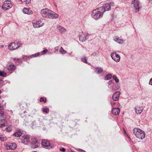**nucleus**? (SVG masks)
Masks as SVG:
<instances>
[{
	"mask_svg": "<svg viewBox=\"0 0 152 152\" xmlns=\"http://www.w3.org/2000/svg\"><path fill=\"white\" fill-rule=\"evenodd\" d=\"M41 13L43 17L50 19H56L58 17L57 14L47 8L42 9L41 11Z\"/></svg>",
	"mask_w": 152,
	"mask_h": 152,
	"instance_id": "1",
	"label": "nucleus"
},
{
	"mask_svg": "<svg viewBox=\"0 0 152 152\" xmlns=\"http://www.w3.org/2000/svg\"><path fill=\"white\" fill-rule=\"evenodd\" d=\"M133 131L134 134L137 138L140 139L145 138V134L144 132L141 129L135 128L133 130Z\"/></svg>",
	"mask_w": 152,
	"mask_h": 152,
	"instance_id": "2",
	"label": "nucleus"
},
{
	"mask_svg": "<svg viewBox=\"0 0 152 152\" xmlns=\"http://www.w3.org/2000/svg\"><path fill=\"white\" fill-rule=\"evenodd\" d=\"M101 12V10H99V9H96L94 10L91 14L92 17L96 20L102 18L103 13Z\"/></svg>",
	"mask_w": 152,
	"mask_h": 152,
	"instance_id": "3",
	"label": "nucleus"
},
{
	"mask_svg": "<svg viewBox=\"0 0 152 152\" xmlns=\"http://www.w3.org/2000/svg\"><path fill=\"white\" fill-rule=\"evenodd\" d=\"M113 3H107L103 5L102 7H100L99 8V10H101L102 12L103 13L106 11H108L111 9V7L113 6Z\"/></svg>",
	"mask_w": 152,
	"mask_h": 152,
	"instance_id": "4",
	"label": "nucleus"
},
{
	"mask_svg": "<svg viewBox=\"0 0 152 152\" xmlns=\"http://www.w3.org/2000/svg\"><path fill=\"white\" fill-rule=\"evenodd\" d=\"M20 45V44L18 42L11 43L9 45L8 48L10 50H13L19 48Z\"/></svg>",
	"mask_w": 152,
	"mask_h": 152,
	"instance_id": "5",
	"label": "nucleus"
},
{
	"mask_svg": "<svg viewBox=\"0 0 152 152\" xmlns=\"http://www.w3.org/2000/svg\"><path fill=\"white\" fill-rule=\"evenodd\" d=\"M12 7L11 2L9 1H6L4 3L2 7V8L4 10H8Z\"/></svg>",
	"mask_w": 152,
	"mask_h": 152,
	"instance_id": "6",
	"label": "nucleus"
},
{
	"mask_svg": "<svg viewBox=\"0 0 152 152\" xmlns=\"http://www.w3.org/2000/svg\"><path fill=\"white\" fill-rule=\"evenodd\" d=\"M132 4L133 5V7L135 8V11L137 12L139 11L140 9L139 2L138 1L134 0L132 1Z\"/></svg>",
	"mask_w": 152,
	"mask_h": 152,
	"instance_id": "7",
	"label": "nucleus"
},
{
	"mask_svg": "<svg viewBox=\"0 0 152 152\" xmlns=\"http://www.w3.org/2000/svg\"><path fill=\"white\" fill-rule=\"evenodd\" d=\"M42 144L44 148L50 149L52 148L49 142L47 140H43L42 141Z\"/></svg>",
	"mask_w": 152,
	"mask_h": 152,
	"instance_id": "8",
	"label": "nucleus"
},
{
	"mask_svg": "<svg viewBox=\"0 0 152 152\" xmlns=\"http://www.w3.org/2000/svg\"><path fill=\"white\" fill-rule=\"evenodd\" d=\"M112 59L116 62H119L120 59V55L116 53H113L111 54Z\"/></svg>",
	"mask_w": 152,
	"mask_h": 152,
	"instance_id": "9",
	"label": "nucleus"
},
{
	"mask_svg": "<svg viewBox=\"0 0 152 152\" xmlns=\"http://www.w3.org/2000/svg\"><path fill=\"white\" fill-rule=\"evenodd\" d=\"M39 145V144L38 141L35 139H34L31 142L30 146L31 148H35L38 147Z\"/></svg>",
	"mask_w": 152,
	"mask_h": 152,
	"instance_id": "10",
	"label": "nucleus"
},
{
	"mask_svg": "<svg viewBox=\"0 0 152 152\" xmlns=\"http://www.w3.org/2000/svg\"><path fill=\"white\" fill-rule=\"evenodd\" d=\"M6 147L8 150H13L16 148L17 145L15 143H10L7 144Z\"/></svg>",
	"mask_w": 152,
	"mask_h": 152,
	"instance_id": "11",
	"label": "nucleus"
},
{
	"mask_svg": "<svg viewBox=\"0 0 152 152\" xmlns=\"http://www.w3.org/2000/svg\"><path fill=\"white\" fill-rule=\"evenodd\" d=\"M41 21L34 20L33 21L32 23L34 27L35 28H39L43 26V23H41Z\"/></svg>",
	"mask_w": 152,
	"mask_h": 152,
	"instance_id": "12",
	"label": "nucleus"
},
{
	"mask_svg": "<svg viewBox=\"0 0 152 152\" xmlns=\"http://www.w3.org/2000/svg\"><path fill=\"white\" fill-rule=\"evenodd\" d=\"M120 93V92L119 91H117L114 93L112 98L114 101H116L118 100Z\"/></svg>",
	"mask_w": 152,
	"mask_h": 152,
	"instance_id": "13",
	"label": "nucleus"
},
{
	"mask_svg": "<svg viewBox=\"0 0 152 152\" xmlns=\"http://www.w3.org/2000/svg\"><path fill=\"white\" fill-rule=\"evenodd\" d=\"M87 35L86 34H82L79 35V38L80 41L84 42L87 40Z\"/></svg>",
	"mask_w": 152,
	"mask_h": 152,
	"instance_id": "14",
	"label": "nucleus"
},
{
	"mask_svg": "<svg viewBox=\"0 0 152 152\" xmlns=\"http://www.w3.org/2000/svg\"><path fill=\"white\" fill-rule=\"evenodd\" d=\"M42 125V122L40 121L39 120L37 121V122H33V125H32V127H33V126H34V125H35V126H34V127H39Z\"/></svg>",
	"mask_w": 152,
	"mask_h": 152,
	"instance_id": "15",
	"label": "nucleus"
},
{
	"mask_svg": "<svg viewBox=\"0 0 152 152\" xmlns=\"http://www.w3.org/2000/svg\"><path fill=\"white\" fill-rule=\"evenodd\" d=\"M15 67V66L13 64L9 63L7 65V68L9 70H14Z\"/></svg>",
	"mask_w": 152,
	"mask_h": 152,
	"instance_id": "16",
	"label": "nucleus"
},
{
	"mask_svg": "<svg viewBox=\"0 0 152 152\" xmlns=\"http://www.w3.org/2000/svg\"><path fill=\"white\" fill-rule=\"evenodd\" d=\"M22 130L21 129H17L16 132L14 133L13 135L18 137H20L22 135Z\"/></svg>",
	"mask_w": 152,
	"mask_h": 152,
	"instance_id": "17",
	"label": "nucleus"
},
{
	"mask_svg": "<svg viewBox=\"0 0 152 152\" xmlns=\"http://www.w3.org/2000/svg\"><path fill=\"white\" fill-rule=\"evenodd\" d=\"M112 112L114 115H118L120 113V109L119 108H114L112 109Z\"/></svg>",
	"mask_w": 152,
	"mask_h": 152,
	"instance_id": "18",
	"label": "nucleus"
},
{
	"mask_svg": "<svg viewBox=\"0 0 152 152\" xmlns=\"http://www.w3.org/2000/svg\"><path fill=\"white\" fill-rule=\"evenodd\" d=\"M23 12L25 14H32L33 12L31 10H29V9L27 8H25L23 9Z\"/></svg>",
	"mask_w": 152,
	"mask_h": 152,
	"instance_id": "19",
	"label": "nucleus"
},
{
	"mask_svg": "<svg viewBox=\"0 0 152 152\" xmlns=\"http://www.w3.org/2000/svg\"><path fill=\"white\" fill-rule=\"evenodd\" d=\"M57 29L61 33H62L66 31V29L64 27L60 26H58L57 27Z\"/></svg>",
	"mask_w": 152,
	"mask_h": 152,
	"instance_id": "20",
	"label": "nucleus"
},
{
	"mask_svg": "<svg viewBox=\"0 0 152 152\" xmlns=\"http://www.w3.org/2000/svg\"><path fill=\"white\" fill-rule=\"evenodd\" d=\"M7 124L6 121L4 119H3L1 120L0 123V127H4Z\"/></svg>",
	"mask_w": 152,
	"mask_h": 152,
	"instance_id": "21",
	"label": "nucleus"
},
{
	"mask_svg": "<svg viewBox=\"0 0 152 152\" xmlns=\"http://www.w3.org/2000/svg\"><path fill=\"white\" fill-rule=\"evenodd\" d=\"M39 52L35 54H34L32 55L31 56H24L23 57V59H27L28 58H31L33 56L34 57H37V56H38L39 55Z\"/></svg>",
	"mask_w": 152,
	"mask_h": 152,
	"instance_id": "22",
	"label": "nucleus"
},
{
	"mask_svg": "<svg viewBox=\"0 0 152 152\" xmlns=\"http://www.w3.org/2000/svg\"><path fill=\"white\" fill-rule=\"evenodd\" d=\"M103 70L102 68H99L98 67H96L95 68V71L97 72L98 74L101 73L103 71Z\"/></svg>",
	"mask_w": 152,
	"mask_h": 152,
	"instance_id": "23",
	"label": "nucleus"
},
{
	"mask_svg": "<svg viewBox=\"0 0 152 152\" xmlns=\"http://www.w3.org/2000/svg\"><path fill=\"white\" fill-rule=\"evenodd\" d=\"M135 110L136 113L137 114H140L143 111V108L142 107H140L137 109L136 107L135 108Z\"/></svg>",
	"mask_w": 152,
	"mask_h": 152,
	"instance_id": "24",
	"label": "nucleus"
},
{
	"mask_svg": "<svg viewBox=\"0 0 152 152\" xmlns=\"http://www.w3.org/2000/svg\"><path fill=\"white\" fill-rule=\"evenodd\" d=\"M23 137L24 139H25L26 141L27 142L29 140V136L28 135H24L23 136Z\"/></svg>",
	"mask_w": 152,
	"mask_h": 152,
	"instance_id": "25",
	"label": "nucleus"
},
{
	"mask_svg": "<svg viewBox=\"0 0 152 152\" xmlns=\"http://www.w3.org/2000/svg\"><path fill=\"white\" fill-rule=\"evenodd\" d=\"M112 77V75L110 74H108L105 77V80H108L110 79Z\"/></svg>",
	"mask_w": 152,
	"mask_h": 152,
	"instance_id": "26",
	"label": "nucleus"
},
{
	"mask_svg": "<svg viewBox=\"0 0 152 152\" xmlns=\"http://www.w3.org/2000/svg\"><path fill=\"white\" fill-rule=\"evenodd\" d=\"M7 73L5 72L0 70V76L5 77Z\"/></svg>",
	"mask_w": 152,
	"mask_h": 152,
	"instance_id": "27",
	"label": "nucleus"
},
{
	"mask_svg": "<svg viewBox=\"0 0 152 152\" xmlns=\"http://www.w3.org/2000/svg\"><path fill=\"white\" fill-rule=\"evenodd\" d=\"M39 101L41 102H44L45 103L47 101V99L45 97H42L40 98L39 100Z\"/></svg>",
	"mask_w": 152,
	"mask_h": 152,
	"instance_id": "28",
	"label": "nucleus"
},
{
	"mask_svg": "<svg viewBox=\"0 0 152 152\" xmlns=\"http://www.w3.org/2000/svg\"><path fill=\"white\" fill-rule=\"evenodd\" d=\"M60 53L61 54H64L66 53V52L64 50L62 47H61L60 50Z\"/></svg>",
	"mask_w": 152,
	"mask_h": 152,
	"instance_id": "29",
	"label": "nucleus"
},
{
	"mask_svg": "<svg viewBox=\"0 0 152 152\" xmlns=\"http://www.w3.org/2000/svg\"><path fill=\"white\" fill-rule=\"evenodd\" d=\"M113 78L114 80H115V81L116 82V83L118 82L119 81V80L116 75H115L113 76Z\"/></svg>",
	"mask_w": 152,
	"mask_h": 152,
	"instance_id": "30",
	"label": "nucleus"
},
{
	"mask_svg": "<svg viewBox=\"0 0 152 152\" xmlns=\"http://www.w3.org/2000/svg\"><path fill=\"white\" fill-rule=\"evenodd\" d=\"M116 39L115 41L118 43L122 44L124 42L121 39L116 38Z\"/></svg>",
	"mask_w": 152,
	"mask_h": 152,
	"instance_id": "31",
	"label": "nucleus"
},
{
	"mask_svg": "<svg viewBox=\"0 0 152 152\" xmlns=\"http://www.w3.org/2000/svg\"><path fill=\"white\" fill-rule=\"evenodd\" d=\"M81 61L83 62L87 63V57L86 56H84L83 58L81 59Z\"/></svg>",
	"mask_w": 152,
	"mask_h": 152,
	"instance_id": "32",
	"label": "nucleus"
},
{
	"mask_svg": "<svg viewBox=\"0 0 152 152\" xmlns=\"http://www.w3.org/2000/svg\"><path fill=\"white\" fill-rule=\"evenodd\" d=\"M23 3L24 2L26 4H28L31 1V0H20Z\"/></svg>",
	"mask_w": 152,
	"mask_h": 152,
	"instance_id": "33",
	"label": "nucleus"
},
{
	"mask_svg": "<svg viewBox=\"0 0 152 152\" xmlns=\"http://www.w3.org/2000/svg\"><path fill=\"white\" fill-rule=\"evenodd\" d=\"M4 115V112L2 110H0V117L2 118H3V115Z\"/></svg>",
	"mask_w": 152,
	"mask_h": 152,
	"instance_id": "34",
	"label": "nucleus"
},
{
	"mask_svg": "<svg viewBox=\"0 0 152 152\" xmlns=\"http://www.w3.org/2000/svg\"><path fill=\"white\" fill-rule=\"evenodd\" d=\"M43 112H45L47 113H48L49 112V110L48 109L46 108H44L43 109Z\"/></svg>",
	"mask_w": 152,
	"mask_h": 152,
	"instance_id": "35",
	"label": "nucleus"
},
{
	"mask_svg": "<svg viewBox=\"0 0 152 152\" xmlns=\"http://www.w3.org/2000/svg\"><path fill=\"white\" fill-rule=\"evenodd\" d=\"M6 130L7 132H10L12 131V129L11 127H6Z\"/></svg>",
	"mask_w": 152,
	"mask_h": 152,
	"instance_id": "36",
	"label": "nucleus"
},
{
	"mask_svg": "<svg viewBox=\"0 0 152 152\" xmlns=\"http://www.w3.org/2000/svg\"><path fill=\"white\" fill-rule=\"evenodd\" d=\"M59 150L63 152H65L66 151V149L64 148H60L59 149Z\"/></svg>",
	"mask_w": 152,
	"mask_h": 152,
	"instance_id": "37",
	"label": "nucleus"
},
{
	"mask_svg": "<svg viewBox=\"0 0 152 152\" xmlns=\"http://www.w3.org/2000/svg\"><path fill=\"white\" fill-rule=\"evenodd\" d=\"M48 51V50L47 49H45V50H44L42 51V54H45L46 53H47V52Z\"/></svg>",
	"mask_w": 152,
	"mask_h": 152,
	"instance_id": "38",
	"label": "nucleus"
},
{
	"mask_svg": "<svg viewBox=\"0 0 152 152\" xmlns=\"http://www.w3.org/2000/svg\"><path fill=\"white\" fill-rule=\"evenodd\" d=\"M77 150L80 152H86L84 150L80 149H78Z\"/></svg>",
	"mask_w": 152,
	"mask_h": 152,
	"instance_id": "39",
	"label": "nucleus"
},
{
	"mask_svg": "<svg viewBox=\"0 0 152 152\" xmlns=\"http://www.w3.org/2000/svg\"><path fill=\"white\" fill-rule=\"evenodd\" d=\"M13 60L15 61H17L18 62H19L20 61V60L18 58H14Z\"/></svg>",
	"mask_w": 152,
	"mask_h": 152,
	"instance_id": "40",
	"label": "nucleus"
},
{
	"mask_svg": "<svg viewBox=\"0 0 152 152\" xmlns=\"http://www.w3.org/2000/svg\"><path fill=\"white\" fill-rule=\"evenodd\" d=\"M0 140H1V141H4V138L3 137H2L0 135Z\"/></svg>",
	"mask_w": 152,
	"mask_h": 152,
	"instance_id": "41",
	"label": "nucleus"
},
{
	"mask_svg": "<svg viewBox=\"0 0 152 152\" xmlns=\"http://www.w3.org/2000/svg\"><path fill=\"white\" fill-rule=\"evenodd\" d=\"M4 109V107L3 105H1V104H0V110H2Z\"/></svg>",
	"mask_w": 152,
	"mask_h": 152,
	"instance_id": "42",
	"label": "nucleus"
},
{
	"mask_svg": "<svg viewBox=\"0 0 152 152\" xmlns=\"http://www.w3.org/2000/svg\"><path fill=\"white\" fill-rule=\"evenodd\" d=\"M149 84L152 85V78L150 80V81L149 82Z\"/></svg>",
	"mask_w": 152,
	"mask_h": 152,
	"instance_id": "43",
	"label": "nucleus"
},
{
	"mask_svg": "<svg viewBox=\"0 0 152 152\" xmlns=\"http://www.w3.org/2000/svg\"><path fill=\"white\" fill-rule=\"evenodd\" d=\"M59 48L58 47H56L55 48V50L58 51V50Z\"/></svg>",
	"mask_w": 152,
	"mask_h": 152,
	"instance_id": "44",
	"label": "nucleus"
},
{
	"mask_svg": "<svg viewBox=\"0 0 152 152\" xmlns=\"http://www.w3.org/2000/svg\"><path fill=\"white\" fill-rule=\"evenodd\" d=\"M111 83V82L110 81H109L108 82V83L109 85L110 84V83Z\"/></svg>",
	"mask_w": 152,
	"mask_h": 152,
	"instance_id": "45",
	"label": "nucleus"
},
{
	"mask_svg": "<svg viewBox=\"0 0 152 152\" xmlns=\"http://www.w3.org/2000/svg\"><path fill=\"white\" fill-rule=\"evenodd\" d=\"M4 46L3 45H2L1 46V48H3L4 47Z\"/></svg>",
	"mask_w": 152,
	"mask_h": 152,
	"instance_id": "46",
	"label": "nucleus"
},
{
	"mask_svg": "<svg viewBox=\"0 0 152 152\" xmlns=\"http://www.w3.org/2000/svg\"><path fill=\"white\" fill-rule=\"evenodd\" d=\"M126 136H127L128 138L129 139H130V137L128 136V135L127 134H126Z\"/></svg>",
	"mask_w": 152,
	"mask_h": 152,
	"instance_id": "47",
	"label": "nucleus"
},
{
	"mask_svg": "<svg viewBox=\"0 0 152 152\" xmlns=\"http://www.w3.org/2000/svg\"><path fill=\"white\" fill-rule=\"evenodd\" d=\"M124 132L125 134L126 133V132L125 130H124Z\"/></svg>",
	"mask_w": 152,
	"mask_h": 152,
	"instance_id": "48",
	"label": "nucleus"
},
{
	"mask_svg": "<svg viewBox=\"0 0 152 152\" xmlns=\"http://www.w3.org/2000/svg\"><path fill=\"white\" fill-rule=\"evenodd\" d=\"M70 152H73L72 151H71Z\"/></svg>",
	"mask_w": 152,
	"mask_h": 152,
	"instance_id": "49",
	"label": "nucleus"
}]
</instances>
